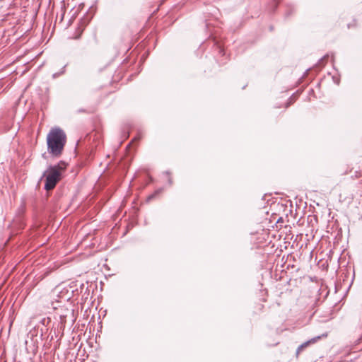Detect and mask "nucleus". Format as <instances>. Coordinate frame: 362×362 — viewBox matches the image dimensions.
<instances>
[{
    "label": "nucleus",
    "mask_w": 362,
    "mask_h": 362,
    "mask_svg": "<svg viewBox=\"0 0 362 362\" xmlns=\"http://www.w3.org/2000/svg\"><path fill=\"white\" fill-rule=\"evenodd\" d=\"M66 142V136L63 130L54 128L50 130L47 137L48 152L54 156H59Z\"/></svg>",
    "instance_id": "nucleus-1"
},
{
    "label": "nucleus",
    "mask_w": 362,
    "mask_h": 362,
    "mask_svg": "<svg viewBox=\"0 0 362 362\" xmlns=\"http://www.w3.org/2000/svg\"><path fill=\"white\" fill-rule=\"evenodd\" d=\"M67 164L60 161L57 165H49L44 173L45 177V189L49 191L55 187L57 182L62 179V174L66 168Z\"/></svg>",
    "instance_id": "nucleus-2"
},
{
    "label": "nucleus",
    "mask_w": 362,
    "mask_h": 362,
    "mask_svg": "<svg viewBox=\"0 0 362 362\" xmlns=\"http://www.w3.org/2000/svg\"><path fill=\"white\" fill-rule=\"evenodd\" d=\"M327 337V334H322L321 335H319V336H317V337H315L310 339H309L308 341L303 343L302 344H300L297 350H296V356H298L300 353L304 349H305L306 347H308V346H310V344H313L315 343H316L317 341H318L320 339H322V338H325Z\"/></svg>",
    "instance_id": "nucleus-3"
},
{
    "label": "nucleus",
    "mask_w": 362,
    "mask_h": 362,
    "mask_svg": "<svg viewBox=\"0 0 362 362\" xmlns=\"http://www.w3.org/2000/svg\"><path fill=\"white\" fill-rule=\"evenodd\" d=\"M49 322H50L49 317H44L40 321L41 324L43 325H45V326L47 325Z\"/></svg>",
    "instance_id": "nucleus-4"
},
{
    "label": "nucleus",
    "mask_w": 362,
    "mask_h": 362,
    "mask_svg": "<svg viewBox=\"0 0 362 362\" xmlns=\"http://www.w3.org/2000/svg\"><path fill=\"white\" fill-rule=\"evenodd\" d=\"M77 112H78V113H81V112H85V113H87V112H88V111H87V110H86V109H78V110H77Z\"/></svg>",
    "instance_id": "nucleus-5"
},
{
    "label": "nucleus",
    "mask_w": 362,
    "mask_h": 362,
    "mask_svg": "<svg viewBox=\"0 0 362 362\" xmlns=\"http://www.w3.org/2000/svg\"><path fill=\"white\" fill-rule=\"evenodd\" d=\"M288 106H289V103H287L286 107H288Z\"/></svg>",
    "instance_id": "nucleus-6"
}]
</instances>
